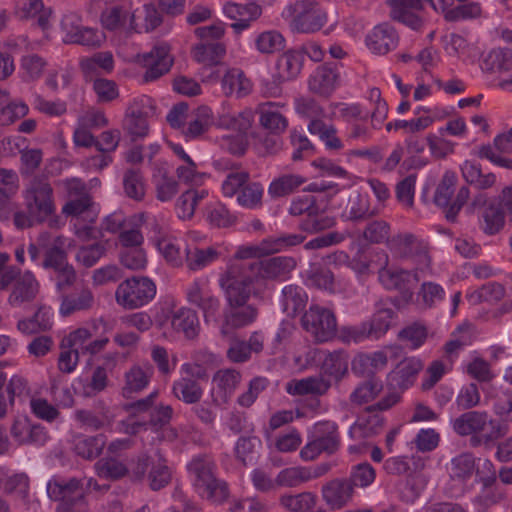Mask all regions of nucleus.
<instances>
[{
	"label": "nucleus",
	"mask_w": 512,
	"mask_h": 512,
	"mask_svg": "<svg viewBox=\"0 0 512 512\" xmlns=\"http://www.w3.org/2000/svg\"><path fill=\"white\" fill-rule=\"evenodd\" d=\"M225 53V45L221 42H201L192 49L194 60L205 68L219 65Z\"/></svg>",
	"instance_id": "c9c22d12"
},
{
	"label": "nucleus",
	"mask_w": 512,
	"mask_h": 512,
	"mask_svg": "<svg viewBox=\"0 0 512 512\" xmlns=\"http://www.w3.org/2000/svg\"><path fill=\"white\" fill-rule=\"evenodd\" d=\"M238 268H226L219 277V286L224 292L226 305L223 312L221 333L229 329H240L252 324L258 316L255 306L248 304L251 296L250 278L239 275Z\"/></svg>",
	"instance_id": "f257e3e1"
},
{
	"label": "nucleus",
	"mask_w": 512,
	"mask_h": 512,
	"mask_svg": "<svg viewBox=\"0 0 512 512\" xmlns=\"http://www.w3.org/2000/svg\"><path fill=\"white\" fill-rule=\"evenodd\" d=\"M47 61L38 54H27L20 59V70L23 72L24 81H35L39 79L45 68Z\"/></svg>",
	"instance_id": "338daca9"
},
{
	"label": "nucleus",
	"mask_w": 512,
	"mask_h": 512,
	"mask_svg": "<svg viewBox=\"0 0 512 512\" xmlns=\"http://www.w3.org/2000/svg\"><path fill=\"white\" fill-rule=\"evenodd\" d=\"M277 106L274 102H266L259 104L257 112L259 113L260 124L267 130L274 133H281L285 131L288 126L286 117L275 110Z\"/></svg>",
	"instance_id": "de8ad7c7"
},
{
	"label": "nucleus",
	"mask_w": 512,
	"mask_h": 512,
	"mask_svg": "<svg viewBox=\"0 0 512 512\" xmlns=\"http://www.w3.org/2000/svg\"><path fill=\"white\" fill-rule=\"evenodd\" d=\"M223 13L229 19L235 21L231 24V28L239 34L249 28L252 21L260 17L262 8L255 2L239 4L229 1L223 5Z\"/></svg>",
	"instance_id": "f3484780"
},
{
	"label": "nucleus",
	"mask_w": 512,
	"mask_h": 512,
	"mask_svg": "<svg viewBox=\"0 0 512 512\" xmlns=\"http://www.w3.org/2000/svg\"><path fill=\"white\" fill-rule=\"evenodd\" d=\"M155 457L156 460L152 463L147 480L151 490L159 491L170 483L172 473L160 449H156Z\"/></svg>",
	"instance_id": "a18cd8bd"
},
{
	"label": "nucleus",
	"mask_w": 512,
	"mask_h": 512,
	"mask_svg": "<svg viewBox=\"0 0 512 512\" xmlns=\"http://www.w3.org/2000/svg\"><path fill=\"white\" fill-rule=\"evenodd\" d=\"M16 14L21 19L37 17L38 25L42 29H47L51 9L45 8L42 0H21V6L16 8Z\"/></svg>",
	"instance_id": "603ef678"
},
{
	"label": "nucleus",
	"mask_w": 512,
	"mask_h": 512,
	"mask_svg": "<svg viewBox=\"0 0 512 512\" xmlns=\"http://www.w3.org/2000/svg\"><path fill=\"white\" fill-rule=\"evenodd\" d=\"M296 267L293 257L277 256L263 261L249 263H232L229 268H238L239 275L250 278L252 285L259 278L277 279L286 277Z\"/></svg>",
	"instance_id": "39448f33"
},
{
	"label": "nucleus",
	"mask_w": 512,
	"mask_h": 512,
	"mask_svg": "<svg viewBox=\"0 0 512 512\" xmlns=\"http://www.w3.org/2000/svg\"><path fill=\"white\" fill-rule=\"evenodd\" d=\"M242 382V373L234 368L219 369L212 377L214 402L228 403Z\"/></svg>",
	"instance_id": "6ab92c4d"
},
{
	"label": "nucleus",
	"mask_w": 512,
	"mask_h": 512,
	"mask_svg": "<svg viewBox=\"0 0 512 512\" xmlns=\"http://www.w3.org/2000/svg\"><path fill=\"white\" fill-rule=\"evenodd\" d=\"M493 413L501 420L512 422V389L489 387L485 395Z\"/></svg>",
	"instance_id": "2f4dec72"
},
{
	"label": "nucleus",
	"mask_w": 512,
	"mask_h": 512,
	"mask_svg": "<svg viewBox=\"0 0 512 512\" xmlns=\"http://www.w3.org/2000/svg\"><path fill=\"white\" fill-rule=\"evenodd\" d=\"M52 324L49 309L39 307L31 318L20 320L17 328L22 333L30 335L48 331L51 329Z\"/></svg>",
	"instance_id": "5fc2aeb1"
},
{
	"label": "nucleus",
	"mask_w": 512,
	"mask_h": 512,
	"mask_svg": "<svg viewBox=\"0 0 512 512\" xmlns=\"http://www.w3.org/2000/svg\"><path fill=\"white\" fill-rule=\"evenodd\" d=\"M173 153L182 161V164L176 168L177 178L184 183H196L200 178L198 166L191 156L186 153L179 144H169Z\"/></svg>",
	"instance_id": "8fccbe9b"
},
{
	"label": "nucleus",
	"mask_w": 512,
	"mask_h": 512,
	"mask_svg": "<svg viewBox=\"0 0 512 512\" xmlns=\"http://www.w3.org/2000/svg\"><path fill=\"white\" fill-rule=\"evenodd\" d=\"M221 89L225 96L242 98L252 91V83L239 68H227L221 78Z\"/></svg>",
	"instance_id": "bb28decb"
},
{
	"label": "nucleus",
	"mask_w": 512,
	"mask_h": 512,
	"mask_svg": "<svg viewBox=\"0 0 512 512\" xmlns=\"http://www.w3.org/2000/svg\"><path fill=\"white\" fill-rule=\"evenodd\" d=\"M171 326L175 331L182 332L186 338L194 339L199 332L198 315L194 310L182 307L172 314Z\"/></svg>",
	"instance_id": "58836bf2"
},
{
	"label": "nucleus",
	"mask_w": 512,
	"mask_h": 512,
	"mask_svg": "<svg viewBox=\"0 0 512 512\" xmlns=\"http://www.w3.org/2000/svg\"><path fill=\"white\" fill-rule=\"evenodd\" d=\"M395 316L396 313L392 308L387 307L383 302L377 303L373 315L364 321L372 336V341L381 339L389 331Z\"/></svg>",
	"instance_id": "c85d7f7f"
},
{
	"label": "nucleus",
	"mask_w": 512,
	"mask_h": 512,
	"mask_svg": "<svg viewBox=\"0 0 512 512\" xmlns=\"http://www.w3.org/2000/svg\"><path fill=\"white\" fill-rule=\"evenodd\" d=\"M123 188L127 197L142 201L146 193L142 173L135 169L127 170L123 175Z\"/></svg>",
	"instance_id": "69168bd1"
},
{
	"label": "nucleus",
	"mask_w": 512,
	"mask_h": 512,
	"mask_svg": "<svg viewBox=\"0 0 512 512\" xmlns=\"http://www.w3.org/2000/svg\"><path fill=\"white\" fill-rule=\"evenodd\" d=\"M173 396L187 405L197 404L203 397L204 390L196 379L180 377L172 384Z\"/></svg>",
	"instance_id": "f704fd0d"
},
{
	"label": "nucleus",
	"mask_w": 512,
	"mask_h": 512,
	"mask_svg": "<svg viewBox=\"0 0 512 512\" xmlns=\"http://www.w3.org/2000/svg\"><path fill=\"white\" fill-rule=\"evenodd\" d=\"M75 419L82 427L92 431L100 430L112 421L108 411L95 412L88 409H79L75 412Z\"/></svg>",
	"instance_id": "0e129e2a"
},
{
	"label": "nucleus",
	"mask_w": 512,
	"mask_h": 512,
	"mask_svg": "<svg viewBox=\"0 0 512 512\" xmlns=\"http://www.w3.org/2000/svg\"><path fill=\"white\" fill-rule=\"evenodd\" d=\"M377 274L380 284L387 290H403L418 282L417 273L390 268L389 255L384 250L376 251Z\"/></svg>",
	"instance_id": "ddd939ff"
},
{
	"label": "nucleus",
	"mask_w": 512,
	"mask_h": 512,
	"mask_svg": "<svg viewBox=\"0 0 512 512\" xmlns=\"http://www.w3.org/2000/svg\"><path fill=\"white\" fill-rule=\"evenodd\" d=\"M261 440L256 436L240 437L234 447L235 457L244 466L253 464L258 456Z\"/></svg>",
	"instance_id": "052dcab7"
},
{
	"label": "nucleus",
	"mask_w": 512,
	"mask_h": 512,
	"mask_svg": "<svg viewBox=\"0 0 512 512\" xmlns=\"http://www.w3.org/2000/svg\"><path fill=\"white\" fill-rule=\"evenodd\" d=\"M153 374L154 368L149 362L133 364L124 374L122 395L129 398L134 393L142 392L148 387Z\"/></svg>",
	"instance_id": "b1692460"
},
{
	"label": "nucleus",
	"mask_w": 512,
	"mask_h": 512,
	"mask_svg": "<svg viewBox=\"0 0 512 512\" xmlns=\"http://www.w3.org/2000/svg\"><path fill=\"white\" fill-rule=\"evenodd\" d=\"M331 383L322 377H307L300 380H292L287 383L286 391L290 395H324L329 388Z\"/></svg>",
	"instance_id": "e433bc0d"
},
{
	"label": "nucleus",
	"mask_w": 512,
	"mask_h": 512,
	"mask_svg": "<svg viewBox=\"0 0 512 512\" xmlns=\"http://www.w3.org/2000/svg\"><path fill=\"white\" fill-rule=\"evenodd\" d=\"M213 166L216 170L228 171L222 183V192L225 197H233L238 194L250 178L248 172L240 170L236 164H230L225 160H216L213 162Z\"/></svg>",
	"instance_id": "a878e982"
},
{
	"label": "nucleus",
	"mask_w": 512,
	"mask_h": 512,
	"mask_svg": "<svg viewBox=\"0 0 512 512\" xmlns=\"http://www.w3.org/2000/svg\"><path fill=\"white\" fill-rule=\"evenodd\" d=\"M399 400L400 394L389 393L377 403L368 406L365 415L350 427L349 436L352 439H361L378 434L384 426V418L378 411L388 410Z\"/></svg>",
	"instance_id": "6e6552de"
},
{
	"label": "nucleus",
	"mask_w": 512,
	"mask_h": 512,
	"mask_svg": "<svg viewBox=\"0 0 512 512\" xmlns=\"http://www.w3.org/2000/svg\"><path fill=\"white\" fill-rule=\"evenodd\" d=\"M312 439L324 450V453L332 455L340 447V434L338 425L332 421H320L314 425Z\"/></svg>",
	"instance_id": "cd10ccee"
},
{
	"label": "nucleus",
	"mask_w": 512,
	"mask_h": 512,
	"mask_svg": "<svg viewBox=\"0 0 512 512\" xmlns=\"http://www.w3.org/2000/svg\"><path fill=\"white\" fill-rule=\"evenodd\" d=\"M24 209L13 213V224L24 230L44 223L55 215L54 189L47 178L34 176L22 191Z\"/></svg>",
	"instance_id": "f03ea898"
},
{
	"label": "nucleus",
	"mask_w": 512,
	"mask_h": 512,
	"mask_svg": "<svg viewBox=\"0 0 512 512\" xmlns=\"http://www.w3.org/2000/svg\"><path fill=\"white\" fill-rule=\"evenodd\" d=\"M47 493L51 500L59 501L56 512H87L82 486L75 478L67 482L49 481Z\"/></svg>",
	"instance_id": "1a4fd4ad"
},
{
	"label": "nucleus",
	"mask_w": 512,
	"mask_h": 512,
	"mask_svg": "<svg viewBox=\"0 0 512 512\" xmlns=\"http://www.w3.org/2000/svg\"><path fill=\"white\" fill-rule=\"evenodd\" d=\"M320 476L321 472L312 473L308 467L294 466L281 470L275 478V483L280 487L292 488Z\"/></svg>",
	"instance_id": "79ce46f5"
},
{
	"label": "nucleus",
	"mask_w": 512,
	"mask_h": 512,
	"mask_svg": "<svg viewBox=\"0 0 512 512\" xmlns=\"http://www.w3.org/2000/svg\"><path fill=\"white\" fill-rule=\"evenodd\" d=\"M137 61L146 68L143 75L145 82L155 81L168 73L173 65V57L166 44L155 45L149 52L139 54Z\"/></svg>",
	"instance_id": "4468645a"
},
{
	"label": "nucleus",
	"mask_w": 512,
	"mask_h": 512,
	"mask_svg": "<svg viewBox=\"0 0 512 512\" xmlns=\"http://www.w3.org/2000/svg\"><path fill=\"white\" fill-rule=\"evenodd\" d=\"M156 295V284L146 276H132L122 281L116 291L115 299L124 309L134 310L151 302Z\"/></svg>",
	"instance_id": "20e7f679"
},
{
	"label": "nucleus",
	"mask_w": 512,
	"mask_h": 512,
	"mask_svg": "<svg viewBox=\"0 0 512 512\" xmlns=\"http://www.w3.org/2000/svg\"><path fill=\"white\" fill-rule=\"evenodd\" d=\"M162 15L154 4H145L141 11H136L130 16L128 30L135 32H150L162 23Z\"/></svg>",
	"instance_id": "c756f323"
},
{
	"label": "nucleus",
	"mask_w": 512,
	"mask_h": 512,
	"mask_svg": "<svg viewBox=\"0 0 512 512\" xmlns=\"http://www.w3.org/2000/svg\"><path fill=\"white\" fill-rule=\"evenodd\" d=\"M155 114L154 100L148 96L133 99L126 109L123 129L133 141L148 135L147 119Z\"/></svg>",
	"instance_id": "9d476101"
},
{
	"label": "nucleus",
	"mask_w": 512,
	"mask_h": 512,
	"mask_svg": "<svg viewBox=\"0 0 512 512\" xmlns=\"http://www.w3.org/2000/svg\"><path fill=\"white\" fill-rule=\"evenodd\" d=\"M365 42L372 53L385 55L398 46L399 35L392 25L381 23L367 34Z\"/></svg>",
	"instance_id": "a211bd4d"
},
{
	"label": "nucleus",
	"mask_w": 512,
	"mask_h": 512,
	"mask_svg": "<svg viewBox=\"0 0 512 512\" xmlns=\"http://www.w3.org/2000/svg\"><path fill=\"white\" fill-rule=\"evenodd\" d=\"M11 436L19 445H44L48 434L39 424H31L26 417L16 418L10 429Z\"/></svg>",
	"instance_id": "412c9836"
},
{
	"label": "nucleus",
	"mask_w": 512,
	"mask_h": 512,
	"mask_svg": "<svg viewBox=\"0 0 512 512\" xmlns=\"http://www.w3.org/2000/svg\"><path fill=\"white\" fill-rule=\"evenodd\" d=\"M152 180L155 186L156 198L161 202L172 200L179 191L177 180L164 167L156 168Z\"/></svg>",
	"instance_id": "37998d69"
},
{
	"label": "nucleus",
	"mask_w": 512,
	"mask_h": 512,
	"mask_svg": "<svg viewBox=\"0 0 512 512\" xmlns=\"http://www.w3.org/2000/svg\"><path fill=\"white\" fill-rule=\"evenodd\" d=\"M94 296L90 289H82L78 294L61 295L60 314L70 316L75 312L88 310L93 306Z\"/></svg>",
	"instance_id": "c03bdc74"
},
{
	"label": "nucleus",
	"mask_w": 512,
	"mask_h": 512,
	"mask_svg": "<svg viewBox=\"0 0 512 512\" xmlns=\"http://www.w3.org/2000/svg\"><path fill=\"white\" fill-rule=\"evenodd\" d=\"M97 475L106 480L116 481L128 474V467L121 461L108 458L101 459L95 463Z\"/></svg>",
	"instance_id": "774afa93"
},
{
	"label": "nucleus",
	"mask_w": 512,
	"mask_h": 512,
	"mask_svg": "<svg viewBox=\"0 0 512 512\" xmlns=\"http://www.w3.org/2000/svg\"><path fill=\"white\" fill-rule=\"evenodd\" d=\"M423 363L416 357H406L387 375V386L392 393L403 392L413 385L416 376L422 370Z\"/></svg>",
	"instance_id": "2eb2a0df"
},
{
	"label": "nucleus",
	"mask_w": 512,
	"mask_h": 512,
	"mask_svg": "<svg viewBox=\"0 0 512 512\" xmlns=\"http://www.w3.org/2000/svg\"><path fill=\"white\" fill-rule=\"evenodd\" d=\"M461 173L467 183L479 190L489 189L496 183L494 173H482L481 166L472 160H465L461 165Z\"/></svg>",
	"instance_id": "a19ab883"
},
{
	"label": "nucleus",
	"mask_w": 512,
	"mask_h": 512,
	"mask_svg": "<svg viewBox=\"0 0 512 512\" xmlns=\"http://www.w3.org/2000/svg\"><path fill=\"white\" fill-rule=\"evenodd\" d=\"M457 178L455 173L447 171L440 183L438 184L435 194H434V203L441 207L444 210V214L446 215L447 209L450 207L452 201V195L455 190Z\"/></svg>",
	"instance_id": "e2e57ef3"
},
{
	"label": "nucleus",
	"mask_w": 512,
	"mask_h": 512,
	"mask_svg": "<svg viewBox=\"0 0 512 512\" xmlns=\"http://www.w3.org/2000/svg\"><path fill=\"white\" fill-rule=\"evenodd\" d=\"M39 292V283L31 271L23 276L11 288L7 302L13 308H22L35 300Z\"/></svg>",
	"instance_id": "5701e85b"
},
{
	"label": "nucleus",
	"mask_w": 512,
	"mask_h": 512,
	"mask_svg": "<svg viewBox=\"0 0 512 512\" xmlns=\"http://www.w3.org/2000/svg\"><path fill=\"white\" fill-rule=\"evenodd\" d=\"M346 213L349 220L360 222L371 219L377 214V211L371 209L370 201L366 195L357 193L349 198Z\"/></svg>",
	"instance_id": "4d7b16f0"
},
{
	"label": "nucleus",
	"mask_w": 512,
	"mask_h": 512,
	"mask_svg": "<svg viewBox=\"0 0 512 512\" xmlns=\"http://www.w3.org/2000/svg\"><path fill=\"white\" fill-rule=\"evenodd\" d=\"M187 301L198 307L202 313L206 323H217L221 302L208 288V281L195 280L186 290Z\"/></svg>",
	"instance_id": "f8f14e48"
},
{
	"label": "nucleus",
	"mask_w": 512,
	"mask_h": 512,
	"mask_svg": "<svg viewBox=\"0 0 512 512\" xmlns=\"http://www.w3.org/2000/svg\"><path fill=\"white\" fill-rule=\"evenodd\" d=\"M193 488L207 483L216 477L217 466L213 459L207 455H197L187 465Z\"/></svg>",
	"instance_id": "7c9ffc66"
},
{
	"label": "nucleus",
	"mask_w": 512,
	"mask_h": 512,
	"mask_svg": "<svg viewBox=\"0 0 512 512\" xmlns=\"http://www.w3.org/2000/svg\"><path fill=\"white\" fill-rule=\"evenodd\" d=\"M386 4L391 8L390 17L403 23L413 30H419L423 25L420 16L423 10L422 0H387Z\"/></svg>",
	"instance_id": "dca6fc26"
},
{
	"label": "nucleus",
	"mask_w": 512,
	"mask_h": 512,
	"mask_svg": "<svg viewBox=\"0 0 512 512\" xmlns=\"http://www.w3.org/2000/svg\"><path fill=\"white\" fill-rule=\"evenodd\" d=\"M387 247L397 257L408 258L420 253L423 243L412 233H398L387 241Z\"/></svg>",
	"instance_id": "473e14b6"
},
{
	"label": "nucleus",
	"mask_w": 512,
	"mask_h": 512,
	"mask_svg": "<svg viewBox=\"0 0 512 512\" xmlns=\"http://www.w3.org/2000/svg\"><path fill=\"white\" fill-rule=\"evenodd\" d=\"M382 390V381L376 377H370L353 390L349 400L351 403L360 406L373 401Z\"/></svg>",
	"instance_id": "6e6d98bb"
},
{
	"label": "nucleus",
	"mask_w": 512,
	"mask_h": 512,
	"mask_svg": "<svg viewBox=\"0 0 512 512\" xmlns=\"http://www.w3.org/2000/svg\"><path fill=\"white\" fill-rule=\"evenodd\" d=\"M308 130L311 134L319 136L326 149L339 151L344 148V144L337 136V130L333 125H328L320 119L310 120Z\"/></svg>",
	"instance_id": "3c124183"
},
{
	"label": "nucleus",
	"mask_w": 512,
	"mask_h": 512,
	"mask_svg": "<svg viewBox=\"0 0 512 512\" xmlns=\"http://www.w3.org/2000/svg\"><path fill=\"white\" fill-rule=\"evenodd\" d=\"M304 55L298 50H288L281 54L276 62V73L281 79L290 81L295 79L301 72Z\"/></svg>",
	"instance_id": "4c0bfd02"
},
{
	"label": "nucleus",
	"mask_w": 512,
	"mask_h": 512,
	"mask_svg": "<svg viewBox=\"0 0 512 512\" xmlns=\"http://www.w3.org/2000/svg\"><path fill=\"white\" fill-rule=\"evenodd\" d=\"M103 323V319H93L87 326L71 331L62 339L60 347L73 348L82 354L88 341L98 332L99 326Z\"/></svg>",
	"instance_id": "72a5a7b5"
},
{
	"label": "nucleus",
	"mask_w": 512,
	"mask_h": 512,
	"mask_svg": "<svg viewBox=\"0 0 512 512\" xmlns=\"http://www.w3.org/2000/svg\"><path fill=\"white\" fill-rule=\"evenodd\" d=\"M306 182V178L300 174H283L272 180L268 187V194L273 199L286 197L294 193Z\"/></svg>",
	"instance_id": "09e8293b"
},
{
	"label": "nucleus",
	"mask_w": 512,
	"mask_h": 512,
	"mask_svg": "<svg viewBox=\"0 0 512 512\" xmlns=\"http://www.w3.org/2000/svg\"><path fill=\"white\" fill-rule=\"evenodd\" d=\"M451 424L457 435L471 436L472 446L488 444L507 433L506 427L491 418L486 411L466 410Z\"/></svg>",
	"instance_id": "7ed1b4c3"
},
{
	"label": "nucleus",
	"mask_w": 512,
	"mask_h": 512,
	"mask_svg": "<svg viewBox=\"0 0 512 512\" xmlns=\"http://www.w3.org/2000/svg\"><path fill=\"white\" fill-rule=\"evenodd\" d=\"M340 73L336 63L319 66L310 76L308 85L313 93L329 96L339 84Z\"/></svg>",
	"instance_id": "4be33fe9"
},
{
	"label": "nucleus",
	"mask_w": 512,
	"mask_h": 512,
	"mask_svg": "<svg viewBox=\"0 0 512 512\" xmlns=\"http://www.w3.org/2000/svg\"><path fill=\"white\" fill-rule=\"evenodd\" d=\"M292 30L300 33L319 31L327 22V13L313 0H299L286 7Z\"/></svg>",
	"instance_id": "423d86ee"
},
{
	"label": "nucleus",
	"mask_w": 512,
	"mask_h": 512,
	"mask_svg": "<svg viewBox=\"0 0 512 512\" xmlns=\"http://www.w3.org/2000/svg\"><path fill=\"white\" fill-rule=\"evenodd\" d=\"M481 68L486 73H504L512 69V49L494 48L483 59Z\"/></svg>",
	"instance_id": "49530a36"
},
{
	"label": "nucleus",
	"mask_w": 512,
	"mask_h": 512,
	"mask_svg": "<svg viewBox=\"0 0 512 512\" xmlns=\"http://www.w3.org/2000/svg\"><path fill=\"white\" fill-rule=\"evenodd\" d=\"M330 262L338 264H346L352 269L359 277H366L377 271V256L374 252L371 256L363 253H357L353 258H350L347 253L343 251L335 252L329 256Z\"/></svg>",
	"instance_id": "393cba45"
},
{
	"label": "nucleus",
	"mask_w": 512,
	"mask_h": 512,
	"mask_svg": "<svg viewBox=\"0 0 512 512\" xmlns=\"http://www.w3.org/2000/svg\"><path fill=\"white\" fill-rule=\"evenodd\" d=\"M219 252L213 247L199 249L197 247L185 249V260L189 270L198 271L216 261Z\"/></svg>",
	"instance_id": "13d9d810"
},
{
	"label": "nucleus",
	"mask_w": 512,
	"mask_h": 512,
	"mask_svg": "<svg viewBox=\"0 0 512 512\" xmlns=\"http://www.w3.org/2000/svg\"><path fill=\"white\" fill-rule=\"evenodd\" d=\"M472 206L479 210L478 226L487 236L499 234L505 226V211L496 200L488 199L484 193H478L472 200Z\"/></svg>",
	"instance_id": "9b49d317"
},
{
	"label": "nucleus",
	"mask_w": 512,
	"mask_h": 512,
	"mask_svg": "<svg viewBox=\"0 0 512 512\" xmlns=\"http://www.w3.org/2000/svg\"><path fill=\"white\" fill-rule=\"evenodd\" d=\"M354 492L352 483L347 478L333 479L321 489L323 500L333 510L346 506L352 500Z\"/></svg>",
	"instance_id": "aec40b11"
},
{
	"label": "nucleus",
	"mask_w": 512,
	"mask_h": 512,
	"mask_svg": "<svg viewBox=\"0 0 512 512\" xmlns=\"http://www.w3.org/2000/svg\"><path fill=\"white\" fill-rule=\"evenodd\" d=\"M194 490L201 498L217 505L226 502L230 495L228 484L217 477Z\"/></svg>",
	"instance_id": "864d4df0"
},
{
	"label": "nucleus",
	"mask_w": 512,
	"mask_h": 512,
	"mask_svg": "<svg viewBox=\"0 0 512 512\" xmlns=\"http://www.w3.org/2000/svg\"><path fill=\"white\" fill-rule=\"evenodd\" d=\"M302 328L316 343H325L337 335V319L328 308L318 304L310 305L301 317Z\"/></svg>",
	"instance_id": "0eeeda50"
},
{
	"label": "nucleus",
	"mask_w": 512,
	"mask_h": 512,
	"mask_svg": "<svg viewBox=\"0 0 512 512\" xmlns=\"http://www.w3.org/2000/svg\"><path fill=\"white\" fill-rule=\"evenodd\" d=\"M279 503L289 512H307L316 505V495L312 492L284 494L280 496Z\"/></svg>",
	"instance_id": "bf43d9fd"
},
{
	"label": "nucleus",
	"mask_w": 512,
	"mask_h": 512,
	"mask_svg": "<svg viewBox=\"0 0 512 512\" xmlns=\"http://www.w3.org/2000/svg\"><path fill=\"white\" fill-rule=\"evenodd\" d=\"M307 301L308 295L300 286L290 284L282 289L283 310L292 318L304 310Z\"/></svg>",
	"instance_id": "ea45409f"
},
{
	"label": "nucleus",
	"mask_w": 512,
	"mask_h": 512,
	"mask_svg": "<svg viewBox=\"0 0 512 512\" xmlns=\"http://www.w3.org/2000/svg\"><path fill=\"white\" fill-rule=\"evenodd\" d=\"M321 369L324 374L333 377L336 381L341 380L348 370L347 355L341 350L327 353Z\"/></svg>",
	"instance_id": "680f3d73"
}]
</instances>
